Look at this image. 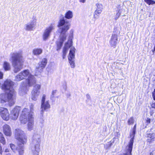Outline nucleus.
Segmentation results:
<instances>
[{
	"label": "nucleus",
	"mask_w": 155,
	"mask_h": 155,
	"mask_svg": "<svg viewBox=\"0 0 155 155\" xmlns=\"http://www.w3.org/2000/svg\"><path fill=\"white\" fill-rule=\"evenodd\" d=\"M116 138L115 137L114 138L110 141V143H108V146L109 147H110L112 145V144L115 141V139Z\"/></svg>",
	"instance_id": "32"
},
{
	"label": "nucleus",
	"mask_w": 155,
	"mask_h": 155,
	"mask_svg": "<svg viewBox=\"0 0 155 155\" xmlns=\"http://www.w3.org/2000/svg\"><path fill=\"white\" fill-rule=\"evenodd\" d=\"M154 151H153L152 152L150 153V155H155V154H154Z\"/></svg>",
	"instance_id": "42"
},
{
	"label": "nucleus",
	"mask_w": 155,
	"mask_h": 155,
	"mask_svg": "<svg viewBox=\"0 0 155 155\" xmlns=\"http://www.w3.org/2000/svg\"><path fill=\"white\" fill-rule=\"evenodd\" d=\"M15 137L18 141L22 145L19 144L17 150L18 151L19 155H23L24 147V144L26 143L27 138L25 134L22 130L18 129L15 131Z\"/></svg>",
	"instance_id": "5"
},
{
	"label": "nucleus",
	"mask_w": 155,
	"mask_h": 155,
	"mask_svg": "<svg viewBox=\"0 0 155 155\" xmlns=\"http://www.w3.org/2000/svg\"><path fill=\"white\" fill-rule=\"evenodd\" d=\"M75 49L74 48L72 47L70 50L69 55L68 56L69 62L72 68H74L75 67L74 63L75 52Z\"/></svg>",
	"instance_id": "9"
},
{
	"label": "nucleus",
	"mask_w": 155,
	"mask_h": 155,
	"mask_svg": "<svg viewBox=\"0 0 155 155\" xmlns=\"http://www.w3.org/2000/svg\"><path fill=\"white\" fill-rule=\"evenodd\" d=\"M5 152H9V149H6L5 150Z\"/></svg>",
	"instance_id": "41"
},
{
	"label": "nucleus",
	"mask_w": 155,
	"mask_h": 155,
	"mask_svg": "<svg viewBox=\"0 0 155 155\" xmlns=\"http://www.w3.org/2000/svg\"><path fill=\"white\" fill-rule=\"evenodd\" d=\"M58 27L62 26L60 28V41L57 43L58 49H60L61 47L63 42L66 40L68 35L67 32L69 29L70 24L67 21H65L64 18L60 19L59 21Z\"/></svg>",
	"instance_id": "4"
},
{
	"label": "nucleus",
	"mask_w": 155,
	"mask_h": 155,
	"mask_svg": "<svg viewBox=\"0 0 155 155\" xmlns=\"http://www.w3.org/2000/svg\"><path fill=\"white\" fill-rule=\"evenodd\" d=\"M73 17V12L70 10L68 11L65 14V17L68 19H71Z\"/></svg>",
	"instance_id": "23"
},
{
	"label": "nucleus",
	"mask_w": 155,
	"mask_h": 155,
	"mask_svg": "<svg viewBox=\"0 0 155 155\" xmlns=\"http://www.w3.org/2000/svg\"><path fill=\"white\" fill-rule=\"evenodd\" d=\"M0 142L3 145L5 144L6 143L5 138L3 134L1 132H0Z\"/></svg>",
	"instance_id": "25"
},
{
	"label": "nucleus",
	"mask_w": 155,
	"mask_h": 155,
	"mask_svg": "<svg viewBox=\"0 0 155 155\" xmlns=\"http://www.w3.org/2000/svg\"><path fill=\"white\" fill-rule=\"evenodd\" d=\"M86 98H87V99H88V100L90 99L91 97H90V95H89V94H87L86 95Z\"/></svg>",
	"instance_id": "35"
},
{
	"label": "nucleus",
	"mask_w": 155,
	"mask_h": 155,
	"mask_svg": "<svg viewBox=\"0 0 155 155\" xmlns=\"http://www.w3.org/2000/svg\"><path fill=\"white\" fill-rule=\"evenodd\" d=\"M121 12L120 9L117 12V13L115 15V20H117L118 18L121 15Z\"/></svg>",
	"instance_id": "30"
},
{
	"label": "nucleus",
	"mask_w": 155,
	"mask_h": 155,
	"mask_svg": "<svg viewBox=\"0 0 155 155\" xmlns=\"http://www.w3.org/2000/svg\"><path fill=\"white\" fill-rule=\"evenodd\" d=\"M97 14H98L97 13H95V11L94 13V18H97L98 16H97Z\"/></svg>",
	"instance_id": "36"
},
{
	"label": "nucleus",
	"mask_w": 155,
	"mask_h": 155,
	"mask_svg": "<svg viewBox=\"0 0 155 155\" xmlns=\"http://www.w3.org/2000/svg\"><path fill=\"white\" fill-rule=\"evenodd\" d=\"M86 0H79V1L80 2L84 3L86 2Z\"/></svg>",
	"instance_id": "39"
},
{
	"label": "nucleus",
	"mask_w": 155,
	"mask_h": 155,
	"mask_svg": "<svg viewBox=\"0 0 155 155\" xmlns=\"http://www.w3.org/2000/svg\"><path fill=\"white\" fill-rule=\"evenodd\" d=\"M26 79L25 82L21 83L19 92L20 95L26 93L29 87L32 86L36 82L34 76L31 75L28 70H25L21 71L15 77V80L20 81L23 79Z\"/></svg>",
	"instance_id": "1"
},
{
	"label": "nucleus",
	"mask_w": 155,
	"mask_h": 155,
	"mask_svg": "<svg viewBox=\"0 0 155 155\" xmlns=\"http://www.w3.org/2000/svg\"><path fill=\"white\" fill-rule=\"evenodd\" d=\"M155 51V47H154V50H153V51Z\"/></svg>",
	"instance_id": "44"
},
{
	"label": "nucleus",
	"mask_w": 155,
	"mask_h": 155,
	"mask_svg": "<svg viewBox=\"0 0 155 155\" xmlns=\"http://www.w3.org/2000/svg\"><path fill=\"white\" fill-rule=\"evenodd\" d=\"M9 59L14 68L13 71L17 73L23 68L24 59L21 51L11 53Z\"/></svg>",
	"instance_id": "3"
},
{
	"label": "nucleus",
	"mask_w": 155,
	"mask_h": 155,
	"mask_svg": "<svg viewBox=\"0 0 155 155\" xmlns=\"http://www.w3.org/2000/svg\"><path fill=\"white\" fill-rule=\"evenodd\" d=\"M152 96L153 99L155 100V89H154V91L152 92Z\"/></svg>",
	"instance_id": "33"
},
{
	"label": "nucleus",
	"mask_w": 155,
	"mask_h": 155,
	"mask_svg": "<svg viewBox=\"0 0 155 155\" xmlns=\"http://www.w3.org/2000/svg\"><path fill=\"white\" fill-rule=\"evenodd\" d=\"M134 122V120L133 117H131L128 120V123L129 125H130L133 124Z\"/></svg>",
	"instance_id": "31"
},
{
	"label": "nucleus",
	"mask_w": 155,
	"mask_h": 155,
	"mask_svg": "<svg viewBox=\"0 0 155 155\" xmlns=\"http://www.w3.org/2000/svg\"><path fill=\"white\" fill-rule=\"evenodd\" d=\"M42 49L40 48L34 49L33 50V53L35 55H38L41 54L42 52Z\"/></svg>",
	"instance_id": "20"
},
{
	"label": "nucleus",
	"mask_w": 155,
	"mask_h": 155,
	"mask_svg": "<svg viewBox=\"0 0 155 155\" xmlns=\"http://www.w3.org/2000/svg\"><path fill=\"white\" fill-rule=\"evenodd\" d=\"M55 26L54 24H50L44 30L42 35V39L43 41L47 40L50 36L51 33L55 29Z\"/></svg>",
	"instance_id": "8"
},
{
	"label": "nucleus",
	"mask_w": 155,
	"mask_h": 155,
	"mask_svg": "<svg viewBox=\"0 0 155 155\" xmlns=\"http://www.w3.org/2000/svg\"><path fill=\"white\" fill-rule=\"evenodd\" d=\"M152 108H155V103H153L151 105Z\"/></svg>",
	"instance_id": "37"
},
{
	"label": "nucleus",
	"mask_w": 155,
	"mask_h": 155,
	"mask_svg": "<svg viewBox=\"0 0 155 155\" xmlns=\"http://www.w3.org/2000/svg\"><path fill=\"white\" fill-rule=\"evenodd\" d=\"M13 82L10 80H6L2 85V89L7 93H2L0 95V103L4 104L7 102L10 106L13 105L15 103V92L12 88Z\"/></svg>",
	"instance_id": "2"
},
{
	"label": "nucleus",
	"mask_w": 155,
	"mask_h": 155,
	"mask_svg": "<svg viewBox=\"0 0 155 155\" xmlns=\"http://www.w3.org/2000/svg\"><path fill=\"white\" fill-rule=\"evenodd\" d=\"M31 98L32 100L34 101H36L37 99L38 96L39 95L40 91H37L32 90L31 92Z\"/></svg>",
	"instance_id": "18"
},
{
	"label": "nucleus",
	"mask_w": 155,
	"mask_h": 155,
	"mask_svg": "<svg viewBox=\"0 0 155 155\" xmlns=\"http://www.w3.org/2000/svg\"><path fill=\"white\" fill-rule=\"evenodd\" d=\"M47 63V59L45 58H43L41 62H39L36 67V71L41 72L46 66Z\"/></svg>",
	"instance_id": "14"
},
{
	"label": "nucleus",
	"mask_w": 155,
	"mask_h": 155,
	"mask_svg": "<svg viewBox=\"0 0 155 155\" xmlns=\"http://www.w3.org/2000/svg\"><path fill=\"white\" fill-rule=\"evenodd\" d=\"M41 136L37 133L34 134L32 138L31 150L33 155H39L40 150Z\"/></svg>",
	"instance_id": "7"
},
{
	"label": "nucleus",
	"mask_w": 155,
	"mask_h": 155,
	"mask_svg": "<svg viewBox=\"0 0 155 155\" xmlns=\"http://www.w3.org/2000/svg\"><path fill=\"white\" fill-rule=\"evenodd\" d=\"M37 21L36 17L33 16L30 22L25 25V29L28 31L33 30L36 25Z\"/></svg>",
	"instance_id": "11"
},
{
	"label": "nucleus",
	"mask_w": 155,
	"mask_h": 155,
	"mask_svg": "<svg viewBox=\"0 0 155 155\" xmlns=\"http://www.w3.org/2000/svg\"><path fill=\"white\" fill-rule=\"evenodd\" d=\"M72 45V42L71 41L69 40L65 44L63 50L62 58L63 59H64L65 58L68 48L71 46Z\"/></svg>",
	"instance_id": "16"
},
{
	"label": "nucleus",
	"mask_w": 155,
	"mask_h": 155,
	"mask_svg": "<svg viewBox=\"0 0 155 155\" xmlns=\"http://www.w3.org/2000/svg\"><path fill=\"white\" fill-rule=\"evenodd\" d=\"M34 105L31 104L30 106V112H28V114H27V116H33L34 114ZM28 109V108H27Z\"/></svg>",
	"instance_id": "22"
},
{
	"label": "nucleus",
	"mask_w": 155,
	"mask_h": 155,
	"mask_svg": "<svg viewBox=\"0 0 155 155\" xmlns=\"http://www.w3.org/2000/svg\"><path fill=\"white\" fill-rule=\"evenodd\" d=\"M28 114V109L26 108H24L20 117V120L21 123L23 124H25L28 122L27 129L29 131H31L33 129L34 117L32 116H27Z\"/></svg>",
	"instance_id": "6"
},
{
	"label": "nucleus",
	"mask_w": 155,
	"mask_h": 155,
	"mask_svg": "<svg viewBox=\"0 0 155 155\" xmlns=\"http://www.w3.org/2000/svg\"><path fill=\"white\" fill-rule=\"evenodd\" d=\"M40 88L41 85L39 84H37L34 86L33 90H34L35 91H40L39 90Z\"/></svg>",
	"instance_id": "27"
},
{
	"label": "nucleus",
	"mask_w": 155,
	"mask_h": 155,
	"mask_svg": "<svg viewBox=\"0 0 155 155\" xmlns=\"http://www.w3.org/2000/svg\"><path fill=\"white\" fill-rule=\"evenodd\" d=\"M3 68L5 71H9L10 69V65L9 63L5 61L3 65Z\"/></svg>",
	"instance_id": "21"
},
{
	"label": "nucleus",
	"mask_w": 155,
	"mask_h": 155,
	"mask_svg": "<svg viewBox=\"0 0 155 155\" xmlns=\"http://www.w3.org/2000/svg\"><path fill=\"white\" fill-rule=\"evenodd\" d=\"M117 35L114 34L112 35L110 43L111 46L115 48L117 43Z\"/></svg>",
	"instance_id": "17"
},
{
	"label": "nucleus",
	"mask_w": 155,
	"mask_h": 155,
	"mask_svg": "<svg viewBox=\"0 0 155 155\" xmlns=\"http://www.w3.org/2000/svg\"><path fill=\"white\" fill-rule=\"evenodd\" d=\"M56 90H54L52 91V94L53 96L56 93Z\"/></svg>",
	"instance_id": "40"
},
{
	"label": "nucleus",
	"mask_w": 155,
	"mask_h": 155,
	"mask_svg": "<svg viewBox=\"0 0 155 155\" xmlns=\"http://www.w3.org/2000/svg\"><path fill=\"white\" fill-rule=\"evenodd\" d=\"M148 137H150V139H148L147 141L148 142H150L151 141L153 140L154 138H155V135L154 134H152L151 135L149 134Z\"/></svg>",
	"instance_id": "24"
},
{
	"label": "nucleus",
	"mask_w": 155,
	"mask_h": 155,
	"mask_svg": "<svg viewBox=\"0 0 155 155\" xmlns=\"http://www.w3.org/2000/svg\"><path fill=\"white\" fill-rule=\"evenodd\" d=\"M135 132H136V130H135V129L134 130H132V133H130V136L132 138L130 140V141L129 142V144L130 142V141L131 140H133V144L134 139V137L135 136Z\"/></svg>",
	"instance_id": "26"
},
{
	"label": "nucleus",
	"mask_w": 155,
	"mask_h": 155,
	"mask_svg": "<svg viewBox=\"0 0 155 155\" xmlns=\"http://www.w3.org/2000/svg\"><path fill=\"white\" fill-rule=\"evenodd\" d=\"M0 155H1V154H0Z\"/></svg>",
	"instance_id": "46"
},
{
	"label": "nucleus",
	"mask_w": 155,
	"mask_h": 155,
	"mask_svg": "<svg viewBox=\"0 0 155 155\" xmlns=\"http://www.w3.org/2000/svg\"><path fill=\"white\" fill-rule=\"evenodd\" d=\"M50 107V105L48 101L46 99V95L45 94H43L41 101V114H42L44 111L46 110Z\"/></svg>",
	"instance_id": "10"
},
{
	"label": "nucleus",
	"mask_w": 155,
	"mask_h": 155,
	"mask_svg": "<svg viewBox=\"0 0 155 155\" xmlns=\"http://www.w3.org/2000/svg\"><path fill=\"white\" fill-rule=\"evenodd\" d=\"M144 1L149 5H153L155 3V1L152 0H144Z\"/></svg>",
	"instance_id": "29"
},
{
	"label": "nucleus",
	"mask_w": 155,
	"mask_h": 155,
	"mask_svg": "<svg viewBox=\"0 0 155 155\" xmlns=\"http://www.w3.org/2000/svg\"><path fill=\"white\" fill-rule=\"evenodd\" d=\"M10 147L11 149L13 152H15L16 150H18V147H16L13 144H10Z\"/></svg>",
	"instance_id": "28"
},
{
	"label": "nucleus",
	"mask_w": 155,
	"mask_h": 155,
	"mask_svg": "<svg viewBox=\"0 0 155 155\" xmlns=\"http://www.w3.org/2000/svg\"><path fill=\"white\" fill-rule=\"evenodd\" d=\"M20 110V107H16L14 108L11 111L10 117L13 120H16L18 118L19 113Z\"/></svg>",
	"instance_id": "13"
},
{
	"label": "nucleus",
	"mask_w": 155,
	"mask_h": 155,
	"mask_svg": "<svg viewBox=\"0 0 155 155\" xmlns=\"http://www.w3.org/2000/svg\"><path fill=\"white\" fill-rule=\"evenodd\" d=\"M111 114H113V113H111Z\"/></svg>",
	"instance_id": "45"
},
{
	"label": "nucleus",
	"mask_w": 155,
	"mask_h": 155,
	"mask_svg": "<svg viewBox=\"0 0 155 155\" xmlns=\"http://www.w3.org/2000/svg\"><path fill=\"white\" fill-rule=\"evenodd\" d=\"M97 8L95 10V13L100 14L101 13L103 9V5L101 4L97 3L96 4Z\"/></svg>",
	"instance_id": "19"
},
{
	"label": "nucleus",
	"mask_w": 155,
	"mask_h": 155,
	"mask_svg": "<svg viewBox=\"0 0 155 155\" xmlns=\"http://www.w3.org/2000/svg\"><path fill=\"white\" fill-rule=\"evenodd\" d=\"M150 119L149 118H147V122L148 123H150Z\"/></svg>",
	"instance_id": "38"
},
{
	"label": "nucleus",
	"mask_w": 155,
	"mask_h": 155,
	"mask_svg": "<svg viewBox=\"0 0 155 155\" xmlns=\"http://www.w3.org/2000/svg\"><path fill=\"white\" fill-rule=\"evenodd\" d=\"M3 130L4 134L6 136L10 137L12 134V130L10 126L5 124L3 127Z\"/></svg>",
	"instance_id": "15"
},
{
	"label": "nucleus",
	"mask_w": 155,
	"mask_h": 155,
	"mask_svg": "<svg viewBox=\"0 0 155 155\" xmlns=\"http://www.w3.org/2000/svg\"><path fill=\"white\" fill-rule=\"evenodd\" d=\"M3 72L0 71V79H2L3 78Z\"/></svg>",
	"instance_id": "34"
},
{
	"label": "nucleus",
	"mask_w": 155,
	"mask_h": 155,
	"mask_svg": "<svg viewBox=\"0 0 155 155\" xmlns=\"http://www.w3.org/2000/svg\"><path fill=\"white\" fill-rule=\"evenodd\" d=\"M0 113L3 119L8 120L9 119V114L8 110L5 108L0 107Z\"/></svg>",
	"instance_id": "12"
},
{
	"label": "nucleus",
	"mask_w": 155,
	"mask_h": 155,
	"mask_svg": "<svg viewBox=\"0 0 155 155\" xmlns=\"http://www.w3.org/2000/svg\"><path fill=\"white\" fill-rule=\"evenodd\" d=\"M136 125H135V126H134V127L133 130L135 129V130H136Z\"/></svg>",
	"instance_id": "43"
}]
</instances>
